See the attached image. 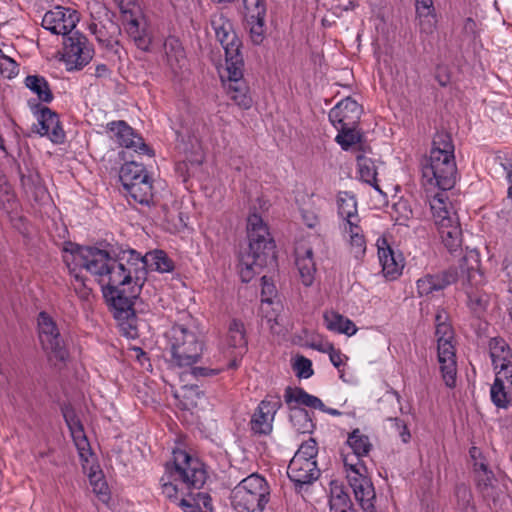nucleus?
Segmentation results:
<instances>
[{
	"mask_svg": "<svg viewBox=\"0 0 512 512\" xmlns=\"http://www.w3.org/2000/svg\"><path fill=\"white\" fill-rule=\"evenodd\" d=\"M126 193L137 203L149 205L153 199V186L150 176L124 187Z\"/></svg>",
	"mask_w": 512,
	"mask_h": 512,
	"instance_id": "obj_35",
	"label": "nucleus"
},
{
	"mask_svg": "<svg viewBox=\"0 0 512 512\" xmlns=\"http://www.w3.org/2000/svg\"><path fill=\"white\" fill-rule=\"evenodd\" d=\"M490 357L496 372H508L512 369V352L502 338H492L489 342Z\"/></svg>",
	"mask_w": 512,
	"mask_h": 512,
	"instance_id": "obj_29",
	"label": "nucleus"
},
{
	"mask_svg": "<svg viewBox=\"0 0 512 512\" xmlns=\"http://www.w3.org/2000/svg\"><path fill=\"white\" fill-rule=\"evenodd\" d=\"M500 165L506 172V178L508 182L512 185V159H501Z\"/></svg>",
	"mask_w": 512,
	"mask_h": 512,
	"instance_id": "obj_58",
	"label": "nucleus"
},
{
	"mask_svg": "<svg viewBox=\"0 0 512 512\" xmlns=\"http://www.w3.org/2000/svg\"><path fill=\"white\" fill-rule=\"evenodd\" d=\"M115 2L118 3L119 8L122 13L123 10H130V8L128 6L132 3V0H115Z\"/></svg>",
	"mask_w": 512,
	"mask_h": 512,
	"instance_id": "obj_64",
	"label": "nucleus"
},
{
	"mask_svg": "<svg viewBox=\"0 0 512 512\" xmlns=\"http://www.w3.org/2000/svg\"><path fill=\"white\" fill-rule=\"evenodd\" d=\"M430 210L435 225L455 223L458 220L456 212L445 191L436 193L429 199Z\"/></svg>",
	"mask_w": 512,
	"mask_h": 512,
	"instance_id": "obj_27",
	"label": "nucleus"
},
{
	"mask_svg": "<svg viewBox=\"0 0 512 512\" xmlns=\"http://www.w3.org/2000/svg\"><path fill=\"white\" fill-rule=\"evenodd\" d=\"M347 444L352 453L343 454V463L356 501L365 512H376L375 490L362 457L367 456L372 449V443L360 429H354L347 438Z\"/></svg>",
	"mask_w": 512,
	"mask_h": 512,
	"instance_id": "obj_4",
	"label": "nucleus"
},
{
	"mask_svg": "<svg viewBox=\"0 0 512 512\" xmlns=\"http://www.w3.org/2000/svg\"><path fill=\"white\" fill-rule=\"evenodd\" d=\"M281 407L279 398L262 400L252 415L250 426L255 434L267 435L272 431L276 412Z\"/></svg>",
	"mask_w": 512,
	"mask_h": 512,
	"instance_id": "obj_20",
	"label": "nucleus"
},
{
	"mask_svg": "<svg viewBox=\"0 0 512 512\" xmlns=\"http://www.w3.org/2000/svg\"><path fill=\"white\" fill-rule=\"evenodd\" d=\"M325 351L328 352L330 361L336 368L343 365L344 359H347L340 350L335 349L331 344L328 345V348Z\"/></svg>",
	"mask_w": 512,
	"mask_h": 512,
	"instance_id": "obj_57",
	"label": "nucleus"
},
{
	"mask_svg": "<svg viewBox=\"0 0 512 512\" xmlns=\"http://www.w3.org/2000/svg\"><path fill=\"white\" fill-rule=\"evenodd\" d=\"M330 512H341L342 510H353L349 495L345 492L344 487L337 483L331 482L330 484V499H329Z\"/></svg>",
	"mask_w": 512,
	"mask_h": 512,
	"instance_id": "obj_39",
	"label": "nucleus"
},
{
	"mask_svg": "<svg viewBox=\"0 0 512 512\" xmlns=\"http://www.w3.org/2000/svg\"><path fill=\"white\" fill-rule=\"evenodd\" d=\"M37 323L39 340L49 362L55 367L64 365L69 353L56 322L48 313L40 312Z\"/></svg>",
	"mask_w": 512,
	"mask_h": 512,
	"instance_id": "obj_11",
	"label": "nucleus"
},
{
	"mask_svg": "<svg viewBox=\"0 0 512 512\" xmlns=\"http://www.w3.org/2000/svg\"><path fill=\"white\" fill-rule=\"evenodd\" d=\"M337 210L341 221L355 220L359 217L356 197L346 191L338 193Z\"/></svg>",
	"mask_w": 512,
	"mask_h": 512,
	"instance_id": "obj_38",
	"label": "nucleus"
},
{
	"mask_svg": "<svg viewBox=\"0 0 512 512\" xmlns=\"http://www.w3.org/2000/svg\"><path fill=\"white\" fill-rule=\"evenodd\" d=\"M191 374L196 377H211L220 373L223 368H207V367H190Z\"/></svg>",
	"mask_w": 512,
	"mask_h": 512,
	"instance_id": "obj_56",
	"label": "nucleus"
},
{
	"mask_svg": "<svg viewBox=\"0 0 512 512\" xmlns=\"http://www.w3.org/2000/svg\"><path fill=\"white\" fill-rule=\"evenodd\" d=\"M251 41L259 45L266 35V0H244Z\"/></svg>",
	"mask_w": 512,
	"mask_h": 512,
	"instance_id": "obj_18",
	"label": "nucleus"
},
{
	"mask_svg": "<svg viewBox=\"0 0 512 512\" xmlns=\"http://www.w3.org/2000/svg\"><path fill=\"white\" fill-rule=\"evenodd\" d=\"M165 352L170 366L191 367L199 361L203 352V341L195 327L175 324L165 333Z\"/></svg>",
	"mask_w": 512,
	"mask_h": 512,
	"instance_id": "obj_7",
	"label": "nucleus"
},
{
	"mask_svg": "<svg viewBox=\"0 0 512 512\" xmlns=\"http://www.w3.org/2000/svg\"><path fill=\"white\" fill-rule=\"evenodd\" d=\"M455 494L458 500V504L463 508L464 512H476L475 507L471 504V491L466 485H458L456 487Z\"/></svg>",
	"mask_w": 512,
	"mask_h": 512,
	"instance_id": "obj_48",
	"label": "nucleus"
},
{
	"mask_svg": "<svg viewBox=\"0 0 512 512\" xmlns=\"http://www.w3.org/2000/svg\"><path fill=\"white\" fill-rule=\"evenodd\" d=\"M490 397L498 408L512 407V369L508 372H496L490 389Z\"/></svg>",
	"mask_w": 512,
	"mask_h": 512,
	"instance_id": "obj_23",
	"label": "nucleus"
},
{
	"mask_svg": "<svg viewBox=\"0 0 512 512\" xmlns=\"http://www.w3.org/2000/svg\"><path fill=\"white\" fill-rule=\"evenodd\" d=\"M19 72L17 63L5 54L0 56V73L6 78H12Z\"/></svg>",
	"mask_w": 512,
	"mask_h": 512,
	"instance_id": "obj_50",
	"label": "nucleus"
},
{
	"mask_svg": "<svg viewBox=\"0 0 512 512\" xmlns=\"http://www.w3.org/2000/svg\"><path fill=\"white\" fill-rule=\"evenodd\" d=\"M248 248L240 255V276L249 282L263 267L275 262V245L262 218L251 213L247 219Z\"/></svg>",
	"mask_w": 512,
	"mask_h": 512,
	"instance_id": "obj_5",
	"label": "nucleus"
},
{
	"mask_svg": "<svg viewBox=\"0 0 512 512\" xmlns=\"http://www.w3.org/2000/svg\"><path fill=\"white\" fill-rule=\"evenodd\" d=\"M421 171L423 183L426 186L438 187L443 191L454 187L457 166L454 145L448 134L438 133L435 135L429 156L421 162Z\"/></svg>",
	"mask_w": 512,
	"mask_h": 512,
	"instance_id": "obj_6",
	"label": "nucleus"
},
{
	"mask_svg": "<svg viewBox=\"0 0 512 512\" xmlns=\"http://www.w3.org/2000/svg\"><path fill=\"white\" fill-rule=\"evenodd\" d=\"M284 399L288 405L295 403L309 408L318 409L332 416H340L342 414L337 409L326 407L320 398L307 393L302 388L287 387L285 389Z\"/></svg>",
	"mask_w": 512,
	"mask_h": 512,
	"instance_id": "obj_26",
	"label": "nucleus"
},
{
	"mask_svg": "<svg viewBox=\"0 0 512 512\" xmlns=\"http://www.w3.org/2000/svg\"><path fill=\"white\" fill-rule=\"evenodd\" d=\"M293 369L296 376L299 378L307 379L313 375L312 362L304 356L296 358Z\"/></svg>",
	"mask_w": 512,
	"mask_h": 512,
	"instance_id": "obj_49",
	"label": "nucleus"
},
{
	"mask_svg": "<svg viewBox=\"0 0 512 512\" xmlns=\"http://www.w3.org/2000/svg\"><path fill=\"white\" fill-rule=\"evenodd\" d=\"M415 9L420 31L425 34L433 33L437 25L433 0H415Z\"/></svg>",
	"mask_w": 512,
	"mask_h": 512,
	"instance_id": "obj_32",
	"label": "nucleus"
},
{
	"mask_svg": "<svg viewBox=\"0 0 512 512\" xmlns=\"http://www.w3.org/2000/svg\"><path fill=\"white\" fill-rule=\"evenodd\" d=\"M79 22V14L76 10L56 6L47 11L42 18V26L46 30L56 35H62L64 38L72 34V30Z\"/></svg>",
	"mask_w": 512,
	"mask_h": 512,
	"instance_id": "obj_15",
	"label": "nucleus"
},
{
	"mask_svg": "<svg viewBox=\"0 0 512 512\" xmlns=\"http://www.w3.org/2000/svg\"><path fill=\"white\" fill-rule=\"evenodd\" d=\"M325 326L328 330L339 334L352 336L357 332L356 325L345 316L336 311H326L323 315Z\"/></svg>",
	"mask_w": 512,
	"mask_h": 512,
	"instance_id": "obj_34",
	"label": "nucleus"
},
{
	"mask_svg": "<svg viewBox=\"0 0 512 512\" xmlns=\"http://www.w3.org/2000/svg\"><path fill=\"white\" fill-rule=\"evenodd\" d=\"M303 219L309 228H313L318 223V218L312 213H303Z\"/></svg>",
	"mask_w": 512,
	"mask_h": 512,
	"instance_id": "obj_59",
	"label": "nucleus"
},
{
	"mask_svg": "<svg viewBox=\"0 0 512 512\" xmlns=\"http://www.w3.org/2000/svg\"><path fill=\"white\" fill-rule=\"evenodd\" d=\"M74 259L78 265L85 266L90 272L107 273L112 263L122 267L123 272L130 276L127 286L141 290L145 280L147 268L161 273L173 270V262L162 250H155L141 256L135 250L124 251L114 258L98 248H83L75 254Z\"/></svg>",
	"mask_w": 512,
	"mask_h": 512,
	"instance_id": "obj_1",
	"label": "nucleus"
},
{
	"mask_svg": "<svg viewBox=\"0 0 512 512\" xmlns=\"http://www.w3.org/2000/svg\"><path fill=\"white\" fill-rule=\"evenodd\" d=\"M393 421L395 422V425L397 426V428H400V427L403 428V431L400 432V434L402 436L403 441L407 442L408 438L410 437V433L407 431L406 426L398 418L393 419Z\"/></svg>",
	"mask_w": 512,
	"mask_h": 512,
	"instance_id": "obj_62",
	"label": "nucleus"
},
{
	"mask_svg": "<svg viewBox=\"0 0 512 512\" xmlns=\"http://www.w3.org/2000/svg\"><path fill=\"white\" fill-rule=\"evenodd\" d=\"M348 243L350 253L355 259H360L366 252V238L364 233H356L355 235H343Z\"/></svg>",
	"mask_w": 512,
	"mask_h": 512,
	"instance_id": "obj_46",
	"label": "nucleus"
},
{
	"mask_svg": "<svg viewBox=\"0 0 512 512\" xmlns=\"http://www.w3.org/2000/svg\"><path fill=\"white\" fill-rule=\"evenodd\" d=\"M435 323L440 371L445 384L448 387H454L457 374L455 347L452 343L454 333L451 325L447 322V315L443 309H438Z\"/></svg>",
	"mask_w": 512,
	"mask_h": 512,
	"instance_id": "obj_9",
	"label": "nucleus"
},
{
	"mask_svg": "<svg viewBox=\"0 0 512 512\" xmlns=\"http://www.w3.org/2000/svg\"><path fill=\"white\" fill-rule=\"evenodd\" d=\"M226 65L228 79L226 85L227 94L236 105L243 109H249L252 105V98L248 94L246 83L242 80L243 64Z\"/></svg>",
	"mask_w": 512,
	"mask_h": 512,
	"instance_id": "obj_16",
	"label": "nucleus"
},
{
	"mask_svg": "<svg viewBox=\"0 0 512 512\" xmlns=\"http://www.w3.org/2000/svg\"><path fill=\"white\" fill-rule=\"evenodd\" d=\"M148 176L149 175L144 166L134 161L125 163L121 167L119 174L123 188L133 184L134 182L137 183L143 179H146Z\"/></svg>",
	"mask_w": 512,
	"mask_h": 512,
	"instance_id": "obj_40",
	"label": "nucleus"
},
{
	"mask_svg": "<svg viewBox=\"0 0 512 512\" xmlns=\"http://www.w3.org/2000/svg\"><path fill=\"white\" fill-rule=\"evenodd\" d=\"M442 242L450 252L457 251L462 244V231L459 224V220L455 223H445L438 226Z\"/></svg>",
	"mask_w": 512,
	"mask_h": 512,
	"instance_id": "obj_36",
	"label": "nucleus"
},
{
	"mask_svg": "<svg viewBox=\"0 0 512 512\" xmlns=\"http://www.w3.org/2000/svg\"><path fill=\"white\" fill-rule=\"evenodd\" d=\"M205 481L203 464L179 449L173 451V462L166 463L165 473L160 479L162 493L173 501H179L178 505L184 512H204L199 502L207 506L210 497L201 492L193 495L192 490H199Z\"/></svg>",
	"mask_w": 512,
	"mask_h": 512,
	"instance_id": "obj_2",
	"label": "nucleus"
},
{
	"mask_svg": "<svg viewBox=\"0 0 512 512\" xmlns=\"http://www.w3.org/2000/svg\"><path fill=\"white\" fill-rule=\"evenodd\" d=\"M340 228L342 235H355L356 233H364L362 227L360 226V217L355 218V220L341 221Z\"/></svg>",
	"mask_w": 512,
	"mask_h": 512,
	"instance_id": "obj_53",
	"label": "nucleus"
},
{
	"mask_svg": "<svg viewBox=\"0 0 512 512\" xmlns=\"http://www.w3.org/2000/svg\"><path fill=\"white\" fill-rule=\"evenodd\" d=\"M95 50L88 38L79 32L66 36L63 40L61 60L68 71H79L93 59Z\"/></svg>",
	"mask_w": 512,
	"mask_h": 512,
	"instance_id": "obj_12",
	"label": "nucleus"
},
{
	"mask_svg": "<svg viewBox=\"0 0 512 512\" xmlns=\"http://www.w3.org/2000/svg\"><path fill=\"white\" fill-rule=\"evenodd\" d=\"M25 85L34 94L37 95L38 99L42 102L49 103L53 99V94L49 87L47 80L43 76L29 75L25 79Z\"/></svg>",
	"mask_w": 512,
	"mask_h": 512,
	"instance_id": "obj_42",
	"label": "nucleus"
},
{
	"mask_svg": "<svg viewBox=\"0 0 512 512\" xmlns=\"http://www.w3.org/2000/svg\"><path fill=\"white\" fill-rule=\"evenodd\" d=\"M84 247H76V249L72 250L70 253L71 257V263L74 265V267L71 269V275L73 277V280L71 281V286L77 296L81 300H89V297L91 296V288L88 287L86 284V281L82 275H80L78 272H76L77 268H83L86 271H88L91 275H93L85 266L78 265L76 263V260L74 259L75 254L79 251V249H83Z\"/></svg>",
	"mask_w": 512,
	"mask_h": 512,
	"instance_id": "obj_37",
	"label": "nucleus"
},
{
	"mask_svg": "<svg viewBox=\"0 0 512 512\" xmlns=\"http://www.w3.org/2000/svg\"><path fill=\"white\" fill-rule=\"evenodd\" d=\"M37 132L41 136H48L54 143H62L65 139V132L60 124L58 115L48 107H42L37 118Z\"/></svg>",
	"mask_w": 512,
	"mask_h": 512,
	"instance_id": "obj_25",
	"label": "nucleus"
},
{
	"mask_svg": "<svg viewBox=\"0 0 512 512\" xmlns=\"http://www.w3.org/2000/svg\"><path fill=\"white\" fill-rule=\"evenodd\" d=\"M122 22L126 33L137 48L142 51H148L152 43V36L146 21L130 9L123 10Z\"/></svg>",
	"mask_w": 512,
	"mask_h": 512,
	"instance_id": "obj_17",
	"label": "nucleus"
},
{
	"mask_svg": "<svg viewBox=\"0 0 512 512\" xmlns=\"http://www.w3.org/2000/svg\"><path fill=\"white\" fill-rule=\"evenodd\" d=\"M490 397L498 408L512 407V369L508 372H496L490 389Z\"/></svg>",
	"mask_w": 512,
	"mask_h": 512,
	"instance_id": "obj_24",
	"label": "nucleus"
},
{
	"mask_svg": "<svg viewBox=\"0 0 512 512\" xmlns=\"http://www.w3.org/2000/svg\"><path fill=\"white\" fill-rule=\"evenodd\" d=\"M211 26L217 40L224 49L225 64H243V57L240 52L241 41L234 31L231 20L222 13L215 14L211 17Z\"/></svg>",
	"mask_w": 512,
	"mask_h": 512,
	"instance_id": "obj_13",
	"label": "nucleus"
},
{
	"mask_svg": "<svg viewBox=\"0 0 512 512\" xmlns=\"http://www.w3.org/2000/svg\"><path fill=\"white\" fill-rule=\"evenodd\" d=\"M290 422L296 432L311 433L315 427L307 410L297 406H290Z\"/></svg>",
	"mask_w": 512,
	"mask_h": 512,
	"instance_id": "obj_41",
	"label": "nucleus"
},
{
	"mask_svg": "<svg viewBox=\"0 0 512 512\" xmlns=\"http://www.w3.org/2000/svg\"><path fill=\"white\" fill-rule=\"evenodd\" d=\"M231 505L236 512H263L270 500V487L264 477L253 473L231 491Z\"/></svg>",
	"mask_w": 512,
	"mask_h": 512,
	"instance_id": "obj_8",
	"label": "nucleus"
},
{
	"mask_svg": "<svg viewBox=\"0 0 512 512\" xmlns=\"http://www.w3.org/2000/svg\"><path fill=\"white\" fill-rule=\"evenodd\" d=\"M497 225L505 232L512 234V214L509 210L502 209L498 215Z\"/></svg>",
	"mask_w": 512,
	"mask_h": 512,
	"instance_id": "obj_55",
	"label": "nucleus"
},
{
	"mask_svg": "<svg viewBox=\"0 0 512 512\" xmlns=\"http://www.w3.org/2000/svg\"><path fill=\"white\" fill-rule=\"evenodd\" d=\"M467 297H468V307L470 310L476 314L480 315L482 314L488 305V295L485 293H481L479 291H467Z\"/></svg>",
	"mask_w": 512,
	"mask_h": 512,
	"instance_id": "obj_47",
	"label": "nucleus"
},
{
	"mask_svg": "<svg viewBox=\"0 0 512 512\" xmlns=\"http://www.w3.org/2000/svg\"><path fill=\"white\" fill-rule=\"evenodd\" d=\"M457 272L453 269L438 274H427L416 282L417 293L420 297L430 296L441 291L457 280Z\"/></svg>",
	"mask_w": 512,
	"mask_h": 512,
	"instance_id": "obj_22",
	"label": "nucleus"
},
{
	"mask_svg": "<svg viewBox=\"0 0 512 512\" xmlns=\"http://www.w3.org/2000/svg\"><path fill=\"white\" fill-rule=\"evenodd\" d=\"M63 416L67 426L70 429L71 435H80L81 431L83 430V426L78 417L75 415L74 411L72 409L66 408L63 410Z\"/></svg>",
	"mask_w": 512,
	"mask_h": 512,
	"instance_id": "obj_51",
	"label": "nucleus"
},
{
	"mask_svg": "<svg viewBox=\"0 0 512 512\" xmlns=\"http://www.w3.org/2000/svg\"><path fill=\"white\" fill-rule=\"evenodd\" d=\"M227 344L229 347L239 349L240 352L245 350L247 339L244 324L238 320H233L228 329Z\"/></svg>",
	"mask_w": 512,
	"mask_h": 512,
	"instance_id": "obj_44",
	"label": "nucleus"
},
{
	"mask_svg": "<svg viewBox=\"0 0 512 512\" xmlns=\"http://www.w3.org/2000/svg\"><path fill=\"white\" fill-rule=\"evenodd\" d=\"M395 208L397 210H400V209L404 210V213L402 214V218H404L405 220H408L412 216V211H411V209H409L407 207L406 202H398L397 204H395Z\"/></svg>",
	"mask_w": 512,
	"mask_h": 512,
	"instance_id": "obj_60",
	"label": "nucleus"
},
{
	"mask_svg": "<svg viewBox=\"0 0 512 512\" xmlns=\"http://www.w3.org/2000/svg\"><path fill=\"white\" fill-rule=\"evenodd\" d=\"M90 482L93 486V492L98 496L99 500L106 503L109 500L108 486L103 479L94 480L90 478Z\"/></svg>",
	"mask_w": 512,
	"mask_h": 512,
	"instance_id": "obj_52",
	"label": "nucleus"
},
{
	"mask_svg": "<svg viewBox=\"0 0 512 512\" xmlns=\"http://www.w3.org/2000/svg\"><path fill=\"white\" fill-rule=\"evenodd\" d=\"M110 272H91L101 286L103 296L110 304L114 318L118 321L120 333L128 339L139 337L137 317L132 308L133 301L139 295L138 288L127 286L129 275L118 264L112 263Z\"/></svg>",
	"mask_w": 512,
	"mask_h": 512,
	"instance_id": "obj_3",
	"label": "nucleus"
},
{
	"mask_svg": "<svg viewBox=\"0 0 512 512\" xmlns=\"http://www.w3.org/2000/svg\"><path fill=\"white\" fill-rule=\"evenodd\" d=\"M357 165L360 179L373 186L377 191L381 192L379 185L377 184V171L374 161L371 158L359 156L357 158Z\"/></svg>",
	"mask_w": 512,
	"mask_h": 512,
	"instance_id": "obj_43",
	"label": "nucleus"
},
{
	"mask_svg": "<svg viewBox=\"0 0 512 512\" xmlns=\"http://www.w3.org/2000/svg\"><path fill=\"white\" fill-rule=\"evenodd\" d=\"M361 112L359 104L354 99L347 97L330 110L329 120L335 128L357 126Z\"/></svg>",
	"mask_w": 512,
	"mask_h": 512,
	"instance_id": "obj_21",
	"label": "nucleus"
},
{
	"mask_svg": "<svg viewBox=\"0 0 512 512\" xmlns=\"http://www.w3.org/2000/svg\"><path fill=\"white\" fill-rule=\"evenodd\" d=\"M262 282H263L262 294L263 295H265V294L272 295L274 293V291H275L274 285L273 284H269L267 282L266 276L262 277Z\"/></svg>",
	"mask_w": 512,
	"mask_h": 512,
	"instance_id": "obj_61",
	"label": "nucleus"
},
{
	"mask_svg": "<svg viewBox=\"0 0 512 512\" xmlns=\"http://www.w3.org/2000/svg\"><path fill=\"white\" fill-rule=\"evenodd\" d=\"M430 210L435 225L455 223L458 220L456 212L445 191L436 193L429 199Z\"/></svg>",
	"mask_w": 512,
	"mask_h": 512,
	"instance_id": "obj_28",
	"label": "nucleus"
},
{
	"mask_svg": "<svg viewBox=\"0 0 512 512\" xmlns=\"http://www.w3.org/2000/svg\"><path fill=\"white\" fill-rule=\"evenodd\" d=\"M72 437L74 439L75 445L79 451L80 456L87 460V456L90 453V448L88 440L84 435V430L81 431L80 435L72 434Z\"/></svg>",
	"mask_w": 512,
	"mask_h": 512,
	"instance_id": "obj_54",
	"label": "nucleus"
},
{
	"mask_svg": "<svg viewBox=\"0 0 512 512\" xmlns=\"http://www.w3.org/2000/svg\"><path fill=\"white\" fill-rule=\"evenodd\" d=\"M107 129L111 133L110 137L119 145L128 149H133L135 152L142 154L150 153V149L143 142L142 137L135 133L134 129L125 121H112L107 124Z\"/></svg>",
	"mask_w": 512,
	"mask_h": 512,
	"instance_id": "obj_19",
	"label": "nucleus"
},
{
	"mask_svg": "<svg viewBox=\"0 0 512 512\" xmlns=\"http://www.w3.org/2000/svg\"><path fill=\"white\" fill-rule=\"evenodd\" d=\"M378 257L386 277L395 279L401 274L404 267L403 258L400 254L395 253L391 247L378 246Z\"/></svg>",
	"mask_w": 512,
	"mask_h": 512,
	"instance_id": "obj_31",
	"label": "nucleus"
},
{
	"mask_svg": "<svg viewBox=\"0 0 512 512\" xmlns=\"http://www.w3.org/2000/svg\"><path fill=\"white\" fill-rule=\"evenodd\" d=\"M357 126H339L336 128L338 134L335 138L336 142L344 149L348 150L351 146L360 141L361 135L356 130Z\"/></svg>",
	"mask_w": 512,
	"mask_h": 512,
	"instance_id": "obj_45",
	"label": "nucleus"
},
{
	"mask_svg": "<svg viewBox=\"0 0 512 512\" xmlns=\"http://www.w3.org/2000/svg\"><path fill=\"white\" fill-rule=\"evenodd\" d=\"M477 488L491 509H499L505 501V494L499 487L493 472L483 462H474Z\"/></svg>",
	"mask_w": 512,
	"mask_h": 512,
	"instance_id": "obj_14",
	"label": "nucleus"
},
{
	"mask_svg": "<svg viewBox=\"0 0 512 512\" xmlns=\"http://www.w3.org/2000/svg\"><path fill=\"white\" fill-rule=\"evenodd\" d=\"M317 453V443L310 438L301 444L290 460L287 474L296 488H302L318 479L320 470L315 460Z\"/></svg>",
	"mask_w": 512,
	"mask_h": 512,
	"instance_id": "obj_10",
	"label": "nucleus"
},
{
	"mask_svg": "<svg viewBox=\"0 0 512 512\" xmlns=\"http://www.w3.org/2000/svg\"><path fill=\"white\" fill-rule=\"evenodd\" d=\"M296 266L299 270L301 281L305 286L312 285L316 272L311 248H297Z\"/></svg>",
	"mask_w": 512,
	"mask_h": 512,
	"instance_id": "obj_33",
	"label": "nucleus"
},
{
	"mask_svg": "<svg viewBox=\"0 0 512 512\" xmlns=\"http://www.w3.org/2000/svg\"><path fill=\"white\" fill-rule=\"evenodd\" d=\"M166 63L172 73L180 74L187 65L184 49L180 41L175 37H168L164 42Z\"/></svg>",
	"mask_w": 512,
	"mask_h": 512,
	"instance_id": "obj_30",
	"label": "nucleus"
},
{
	"mask_svg": "<svg viewBox=\"0 0 512 512\" xmlns=\"http://www.w3.org/2000/svg\"><path fill=\"white\" fill-rule=\"evenodd\" d=\"M357 2L355 1H349L347 5H337L335 6L334 8V13L337 14V11L338 10H341V11H348V10H353L356 6H357Z\"/></svg>",
	"mask_w": 512,
	"mask_h": 512,
	"instance_id": "obj_63",
	"label": "nucleus"
}]
</instances>
